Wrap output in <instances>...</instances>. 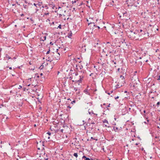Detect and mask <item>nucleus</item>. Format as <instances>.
<instances>
[{"label":"nucleus","mask_w":160,"mask_h":160,"mask_svg":"<svg viewBox=\"0 0 160 160\" xmlns=\"http://www.w3.org/2000/svg\"><path fill=\"white\" fill-rule=\"evenodd\" d=\"M127 35L131 39H134V36H133L134 32L130 30L128 31L127 32Z\"/></svg>","instance_id":"obj_1"},{"label":"nucleus","mask_w":160,"mask_h":160,"mask_svg":"<svg viewBox=\"0 0 160 160\" xmlns=\"http://www.w3.org/2000/svg\"><path fill=\"white\" fill-rule=\"evenodd\" d=\"M137 31L138 33V36L139 37L141 36L142 35H144L146 34L145 29H138L137 30Z\"/></svg>","instance_id":"obj_2"},{"label":"nucleus","mask_w":160,"mask_h":160,"mask_svg":"<svg viewBox=\"0 0 160 160\" xmlns=\"http://www.w3.org/2000/svg\"><path fill=\"white\" fill-rule=\"evenodd\" d=\"M103 123H105L104 124V125L105 126V127H109V126H108V125L109 124L108 123V121L107 120L104 119L103 121Z\"/></svg>","instance_id":"obj_3"},{"label":"nucleus","mask_w":160,"mask_h":160,"mask_svg":"<svg viewBox=\"0 0 160 160\" xmlns=\"http://www.w3.org/2000/svg\"><path fill=\"white\" fill-rule=\"evenodd\" d=\"M134 32V35L133 36H134V39H137V38H136V37H139L138 36V33L137 31V29Z\"/></svg>","instance_id":"obj_4"},{"label":"nucleus","mask_w":160,"mask_h":160,"mask_svg":"<svg viewBox=\"0 0 160 160\" xmlns=\"http://www.w3.org/2000/svg\"><path fill=\"white\" fill-rule=\"evenodd\" d=\"M80 79L79 80L76 81V82H81L82 81V80L83 78V76H80Z\"/></svg>","instance_id":"obj_5"},{"label":"nucleus","mask_w":160,"mask_h":160,"mask_svg":"<svg viewBox=\"0 0 160 160\" xmlns=\"http://www.w3.org/2000/svg\"><path fill=\"white\" fill-rule=\"evenodd\" d=\"M82 158L84 159L85 160H92V159H90L88 158H87L85 156H83L82 157Z\"/></svg>","instance_id":"obj_6"},{"label":"nucleus","mask_w":160,"mask_h":160,"mask_svg":"<svg viewBox=\"0 0 160 160\" xmlns=\"http://www.w3.org/2000/svg\"><path fill=\"white\" fill-rule=\"evenodd\" d=\"M118 127H116L115 126H114L113 127V130L115 132H118Z\"/></svg>","instance_id":"obj_7"},{"label":"nucleus","mask_w":160,"mask_h":160,"mask_svg":"<svg viewBox=\"0 0 160 160\" xmlns=\"http://www.w3.org/2000/svg\"><path fill=\"white\" fill-rule=\"evenodd\" d=\"M90 109H89L88 111V113H89V114H91V113H92V114H95L96 115H97V114L94 113L92 110H91V111H90Z\"/></svg>","instance_id":"obj_8"},{"label":"nucleus","mask_w":160,"mask_h":160,"mask_svg":"<svg viewBox=\"0 0 160 160\" xmlns=\"http://www.w3.org/2000/svg\"><path fill=\"white\" fill-rule=\"evenodd\" d=\"M110 5L113 6V3H114V1L113 0L111 1V0H109V1L108 2Z\"/></svg>","instance_id":"obj_9"},{"label":"nucleus","mask_w":160,"mask_h":160,"mask_svg":"<svg viewBox=\"0 0 160 160\" xmlns=\"http://www.w3.org/2000/svg\"><path fill=\"white\" fill-rule=\"evenodd\" d=\"M84 92L88 95L90 94L88 92V90L87 89H85V90H84Z\"/></svg>","instance_id":"obj_10"},{"label":"nucleus","mask_w":160,"mask_h":160,"mask_svg":"<svg viewBox=\"0 0 160 160\" xmlns=\"http://www.w3.org/2000/svg\"><path fill=\"white\" fill-rule=\"evenodd\" d=\"M72 33L71 32L70 33H68V38H71V37L72 36Z\"/></svg>","instance_id":"obj_11"},{"label":"nucleus","mask_w":160,"mask_h":160,"mask_svg":"<svg viewBox=\"0 0 160 160\" xmlns=\"http://www.w3.org/2000/svg\"><path fill=\"white\" fill-rule=\"evenodd\" d=\"M40 143L42 144V146H44V141L41 142L40 141Z\"/></svg>","instance_id":"obj_12"},{"label":"nucleus","mask_w":160,"mask_h":160,"mask_svg":"<svg viewBox=\"0 0 160 160\" xmlns=\"http://www.w3.org/2000/svg\"><path fill=\"white\" fill-rule=\"evenodd\" d=\"M160 104V101L158 102L157 103L156 106L158 108L159 107V105Z\"/></svg>","instance_id":"obj_13"},{"label":"nucleus","mask_w":160,"mask_h":160,"mask_svg":"<svg viewBox=\"0 0 160 160\" xmlns=\"http://www.w3.org/2000/svg\"><path fill=\"white\" fill-rule=\"evenodd\" d=\"M6 57L8 58V59H10L11 58L10 57H9L7 54H6Z\"/></svg>","instance_id":"obj_14"},{"label":"nucleus","mask_w":160,"mask_h":160,"mask_svg":"<svg viewBox=\"0 0 160 160\" xmlns=\"http://www.w3.org/2000/svg\"><path fill=\"white\" fill-rule=\"evenodd\" d=\"M53 5H54V4L53 3V2H52L51 3L49 4V5L51 7H52Z\"/></svg>","instance_id":"obj_15"},{"label":"nucleus","mask_w":160,"mask_h":160,"mask_svg":"<svg viewBox=\"0 0 160 160\" xmlns=\"http://www.w3.org/2000/svg\"><path fill=\"white\" fill-rule=\"evenodd\" d=\"M23 8L25 9H27V8H28V7L26 5L23 4Z\"/></svg>","instance_id":"obj_16"},{"label":"nucleus","mask_w":160,"mask_h":160,"mask_svg":"<svg viewBox=\"0 0 160 160\" xmlns=\"http://www.w3.org/2000/svg\"><path fill=\"white\" fill-rule=\"evenodd\" d=\"M73 156L76 158H77L78 157V154L77 153H75L73 154Z\"/></svg>","instance_id":"obj_17"},{"label":"nucleus","mask_w":160,"mask_h":160,"mask_svg":"<svg viewBox=\"0 0 160 160\" xmlns=\"http://www.w3.org/2000/svg\"><path fill=\"white\" fill-rule=\"evenodd\" d=\"M74 90L76 91L77 92L78 91V88L76 87L74 88Z\"/></svg>","instance_id":"obj_18"},{"label":"nucleus","mask_w":160,"mask_h":160,"mask_svg":"<svg viewBox=\"0 0 160 160\" xmlns=\"http://www.w3.org/2000/svg\"><path fill=\"white\" fill-rule=\"evenodd\" d=\"M43 38H44V40H42V41H45L46 39V36H44L43 37Z\"/></svg>","instance_id":"obj_19"},{"label":"nucleus","mask_w":160,"mask_h":160,"mask_svg":"<svg viewBox=\"0 0 160 160\" xmlns=\"http://www.w3.org/2000/svg\"><path fill=\"white\" fill-rule=\"evenodd\" d=\"M93 129V127L92 126V127H90L89 128V130H90V131L92 130Z\"/></svg>","instance_id":"obj_20"},{"label":"nucleus","mask_w":160,"mask_h":160,"mask_svg":"<svg viewBox=\"0 0 160 160\" xmlns=\"http://www.w3.org/2000/svg\"><path fill=\"white\" fill-rule=\"evenodd\" d=\"M42 3V2H39L37 4L39 6H41V4Z\"/></svg>","instance_id":"obj_21"},{"label":"nucleus","mask_w":160,"mask_h":160,"mask_svg":"<svg viewBox=\"0 0 160 160\" xmlns=\"http://www.w3.org/2000/svg\"><path fill=\"white\" fill-rule=\"evenodd\" d=\"M42 8L45 7V8H46V9H48V6H47V5H46L45 6H44H44H42Z\"/></svg>","instance_id":"obj_22"},{"label":"nucleus","mask_w":160,"mask_h":160,"mask_svg":"<svg viewBox=\"0 0 160 160\" xmlns=\"http://www.w3.org/2000/svg\"><path fill=\"white\" fill-rule=\"evenodd\" d=\"M87 104H89V105L90 106H91L92 104V102H88L87 103Z\"/></svg>","instance_id":"obj_23"},{"label":"nucleus","mask_w":160,"mask_h":160,"mask_svg":"<svg viewBox=\"0 0 160 160\" xmlns=\"http://www.w3.org/2000/svg\"><path fill=\"white\" fill-rule=\"evenodd\" d=\"M76 102L75 100H73L71 102V103L72 104H73L74 103H75Z\"/></svg>","instance_id":"obj_24"},{"label":"nucleus","mask_w":160,"mask_h":160,"mask_svg":"<svg viewBox=\"0 0 160 160\" xmlns=\"http://www.w3.org/2000/svg\"><path fill=\"white\" fill-rule=\"evenodd\" d=\"M50 49H49V50L47 52H46V54H49L50 52Z\"/></svg>","instance_id":"obj_25"},{"label":"nucleus","mask_w":160,"mask_h":160,"mask_svg":"<svg viewBox=\"0 0 160 160\" xmlns=\"http://www.w3.org/2000/svg\"><path fill=\"white\" fill-rule=\"evenodd\" d=\"M158 126H157L158 128L160 129V123L158 124Z\"/></svg>","instance_id":"obj_26"},{"label":"nucleus","mask_w":160,"mask_h":160,"mask_svg":"<svg viewBox=\"0 0 160 160\" xmlns=\"http://www.w3.org/2000/svg\"><path fill=\"white\" fill-rule=\"evenodd\" d=\"M59 28L60 29H61V24L59 25L57 28Z\"/></svg>","instance_id":"obj_27"},{"label":"nucleus","mask_w":160,"mask_h":160,"mask_svg":"<svg viewBox=\"0 0 160 160\" xmlns=\"http://www.w3.org/2000/svg\"><path fill=\"white\" fill-rule=\"evenodd\" d=\"M148 121H149V120H147V122H144V123H145L146 124H147L148 122Z\"/></svg>","instance_id":"obj_28"},{"label":"nucleus","mask_w":160,"mask_h":160,"mask_svg":"<svg viewBox=\"0 0 160 160\" xmlns=\"http://www.w3.org/2000/svg\"><path fill=\"white\" fill-rule=\"evenodd\" d=\"M111 62H113L114 64H116V62H114V61L113 60H112L111 61Z\"/></svg>","instance_id":"obj_29"},{"label":"nucleus","mask_w":160,"mask_h":160,"mask_svg":"<svg viewBox=\"0 0 160 160\" xmlns=\"http://www.w3.org/2000/svg\"><path fill=\"white\" fill-rule=\"evenodd\" d=\"M47 134H48L49 135H50L51 134V133L48 132H47Z\"/></svg>","instance_id":"obj_30"},{"label":"nucleus","mask_w":160,"mask_h":160,"mask_svg":"<svg viewBox=\"0 0 160 160\" xmlns=\"http://www.w3.org/2000/svg\"><path fill=\"white\" fill-rule=\"evenodd\" d=\"M63 131H64V129H61L60 130V131H61L62 132V133H63Z\"/></svg>","instance_id":"obj_31"},{"label":"nucleus","mask_w":160,"mask_h":160,"mask_svg":"<svg viewBox=\"0 0 160 160\" xmlns=\"http://www.w3.org/2000/svg\"><path fill=\"white\" fill-rule=\"evenodd\" d=\"M52 7V8L53 9H54V8H55V5L54 4L53 5Z\"/></svg>","instance_id":"obj_32"},{"label":"nucleus","mask_w":160,"mask_h":160,"mask_svg":"<svg viewBox=\"0 0 160 160\" xmlns=\"http://www.w3.org/2000/svg\"><path fill=\"white\" fill-rule=\"evenodd\" d=\"M122 25H123V27H126V26L125 25V24L124 23H123V24H122Z\"/></svg>","instance_id":"obj_33"},{"label":"nucleus","mask_w":160,"mask_h":160,"mask_svg":"<svg viewBox=\"0 0 160 160\" xmlns=\"http://www.w3.org/2000/svg\"><path fill=\"white\" fill-rule=\"evenodd\" d=\"M91 124H95V123L94 122H91Z\"/></svg>","instance_id":"obj_34"},{"label":"nucleus","mask_w":160,"mask_h":160,"mask_svg":"<svg viewBox=\"0 0 160 160\" xmlns=\"http://www.w3.org/2000/svg\"><path fill=\"white\" fill-rule=\"evenodd\" d=\"M78 92H77V93H78V94H79V93H80V91H79V90H78V91H77Z\"/></svg>","instance_id":"obj_35"},{"label":"nucleus","mask_w":160,"mask_h":160,"mask_svg":"<svg viewBox=\"0 0 160 160\" xmlns=\"http://www.w3.org/2000/svg\"><path fill=\"white\" fill-rule=\"evenodd\" d=\"M34 5V6H35V7H37V4H36L35 3H34V4H33Z\"/></svg>","instance_id":"obj_36"},{"label":"nucleus","mask_w":160,"mask_h":160,"mask_svg":"<svg viewBox=\"0 0 160 160\" xmlns=\"http://www.w3.org/2000/svg\"><path fill=\"white\" fill-rule=\"evenodd\" d=\"M22 88V86H21L20 85L19 86V87L18 88L19 89L21 88Z\"/></svg>","instance_id":"obj_37"},{"label":"nucleus","mask_w":160,"mask_h":160,"mask_svg":"<svg viewBox=\"0 0 160 160\" xmlns=\"http://www.w3.org/2000/svg\"><path fill=\"white\" fill-rule=\"evenodd\" d=\"M119 98V97L118 96L117 97L115 98V99H117L118 98Z\"/></svg>","instance_id":"obj_38"},{"label":"nucleus","mask_w":160,"mask_h":160,"mask_svg":"<svg viewBox=\"0 0 160 160\" xmlns=\"http://www.w3.org/2000/svg\"><path fill=\"white\" fill-rule=\"evenodd\" d=\"M69 78L70 80H72V77H70Z\"/></svg>","instance_id":"obj_39"},{"label":"nucleus","mask_w":160,"mask_h":160,"mask_svg":"<svg viewBox=\"0 0 160 160\" xmlns=\"http://www.w3.org/2000/svg\"><path fill=\"white\" fill-rule=\"evenodd\" d=\"M50 44L51 45H53V43H52V42H51L50 43Z\"/></svg>","instance_id":"obj_40"},{"label":"nucleus","mask_w":160,"mask_h":160,"mask_svg":"<svg viewBox=\"0 0 160 160\" xmlns=\"http://www.w3.org/2000/svg\"><path fill=\"white\" fill-rule=\"evenodd\" d=\"M76 1H74V2L72 1V4H73V3H76Z\"/></svg>","instance_id":"obj_41"},{"label":"nucleus","mask_w":160,"mask_h":160,"mask_svg":"<svg viewBox=\"0 0 160 160\" xmlns=\"http://www.w3.org/2000/svg\"><path fill=\"white\" fill-rule=\"evenodd\" d=\"M26 90V88H23V91H25Z\"/></svg>","instance_id":"obj_42"},{"label":"nucleus","mask_w":160,"mask_h":160,"mask_svg":"<svg viewBox=\"0 0 160 160\" xmlns=\"http://www.w3.org/2000/svg\"><path fill=\"white\" fill-rule=\"evenodd\" d=\"M159 78H158V80H160V75H159V76H158Z\"/></svg>","instance_id":"obj_43"},{"label":"nucleus","mask_w":160,"mask_h":160,"mask_svg":"<svg viewBox=\"0 0 160 160\" xmlns=\"http://www.w3.org/2000/svg\"><path fill=\"white\" fill-rule=\"evenodd\" d=\"M65 127H66V128H68L67 126H65L64 125H63V128H65Z\"/></svg>","instance_id":"obj_44"},{"label":"nucleus","mask_w":160,"mask_h":160,"mask_svg":"<svg viewBox=\"0 0 160 160\" xmlns=\"http://www.w3.org/2000/svg\"><path fill=\"white\" fill-rule=\"evenodd\" d=\"M24 16V14L23 13L22 14H21V16Z\"/></svg>","instance_id":"obj_45"},{"label":"nucleus","mask_w":160,"mask_h":160,"mask_svg":"<svg viewBox=\"0 0 160 160\" xmlns=\"http://www.w3.org/2000/svg\"><path fill=\"white\" fill-rule=\"evenodd\" d=\"M158 51H159V49H157V50H156V52H158Z\"/></svg>","instance_id":"obj_46"},{"label":"nucleus","mask_w":160,"mask_h":160,"mask_svg":"<svg viewBox=\"0 0 160 160\" xmlns=\"http://www.w3.org/2000/svg\"><path fill=\"white\" fill-rule=\"evenodd\" d=\"M126 14H127V13H126V12H125V13H123V16L125 15Z\"/></svg>","instance_id":"obj_47"},{"label":"nucleus","mask_w":160,"mask_h":160,"mask_svg":"<svg viewBox=\"0 0 160 160\" xmlns=\"http://www.w3.org/2000/svg\"><path fill=\"white\" fill-rule=\"evenodd\" d=\"M107 93H108V94L109 95H110V93H111V92H108Z\"/></svg>","instance_id":"obj_48"},{"label":"nucleus","mask_w":160,"mask_h":160,"mask_svg":"<svg viewBox=\"0 0 160 160\" xmlns=\"http://www.w3.org/2000/svg\"><path fill=\"white\" fill-rule=\"evenodd\" d=\"M120 77H121V78L122 77V79H123V78H124V77H123V76H122V75L120 76Z\"/></svg>","instance_id":"obj_49"},{"label":"nucleus","mask_w":160,"mask_h":160,"mask_svg":"<svg viewBox=\"0 0 160 160\" xmlns=\"http://www.w3.org/2000/svg\"><path fill=\"white\" fill-rule=\"evenodd\" d=\"M9 69H10L11 70V69H12V67H9Z\"/></svg>","instance_id":"obj_50"},{"label":"nucleus","mask_w":160,"mask_h":160,"mask_svg":"<svg viewBox=\"0 0 160 160\" xmlns=\"http://www.w3.org/2000/svg\"><path fill=\"white\" fill-rule=\"evenodd\" d=\"M110 92H111V93H112L113 92V90H111L110 91Z\"/></svg>","instance_id":"obj_51"},{"label":"nucleus","mask_w":160,"mask_h":160,"mask_svg":"<svg viewBox=\"0 0 160 160\" xmlns=\"http://www.w3.org/2000/svg\"><path fill=\"white\" fill-rule=\"evenodd\" d=\"M96 27H97L98 29L100 28L98 26H97Z\"/></svg>","instance_id":"obj_52"},{"label":"nucleus","mask_w":160,"mask_h":160,"mask_svg":"<svg viewBox=\"0 0 160 160\" xmlns=\"http://www.w3.org/2000/svg\"><path fill=\"white\" fill-rule=\"evenodd\" d=\"M44 160H48V158L45 159Z\"/></svg>","instance_id":"obj_53"},{"label":"nucleus","mask_w":160,"mask_h":160,"mask_svg":"<svg viewBox=\"0 0 160 160\" xmlns=\"http://www.w3.org/2000/svg\"><path fill=\"white\" fill-rule=\"evenodd\" d=\"M40 75L41 76H42V75H43V74H42V73H41L40 74Z\"/></svg>","instance_id":"obj_54"},{"label":"nucleus","mask_w":160,"mask_h":160,"mask_svg":"<svg viewBox=\"0 0 160 160\" xmlns=\"http://www.w3.org/2000/svg\"><path fill=\"white\" fill-rule=\"evenodd\" d=\"M143 112L144 113H145L146 112V111L145 110H144L143 111Z\"/></svg>","instance_id":"obj_55"},{"label":"nucleus","mask_w":160,"mask_h":160,"mask_svg":"<svg viewBox=\"0 0 160 160\" xmlns=\"http://www.w3.org/2000/svg\"><path fill=\"white\" fill-rule=\"evenodd\" d=\"M110 104H109V105H108V106H107V107H110Z\"/></svg>","instance_id":"obj_56"},{"label":"nucleus","mask_w":160,"mask_h":160,"mask_svg":"<svg viewBox=\"0 0 160 160\" xmlns=\"http://www.w3.org/2000/svg\"><path fill=\"white\" fill-rule=\"evenodd\" d=\"M68 108H71V107H70L69 106H68Z\"/></svg>","instance_id":"obj_57"},{"label":"nucleus","mask_w":160,"mask_h":160,"mask_svg":"<svg viewBox=\"0 0 160 160\" xmlns=\"http://www.w3.org/2000/svg\"><path fill=\"white\" fill-rule=\"evenodd\" d=\"M92 22H90V23H88V25H89V24H92Z\"/></svg>","instance_id":"obj_58"},{"label":"nucleus","mask_w":160,"mask_h":160,"mask_svg":"<svg viewBox=\"0 0 160 160\" xmlns=\"http://www.w3.org/2000/svg\"><path fill=\"white\" fill-rule=\"evenodd\" d=\"M61 8L60 7H59L58 8V9Z\"/></svg>","instance_id":"obj_59"},{"label":"nucleus","mask_w":160,"mask_h":160,"mask_svg":"<svg viewBox=\"0 0 160 160\" xmlns=\"http://www.w3.org/2000/svg\"><path fill=\"white\" fill-rule=\"evenodd\" d=\"M28 4H29V5H32V3H28Z\"/></svg>","instance_id":"obj_60"},{"label":"nucleus","mask_w":160,"mask_h":160,"mask_svg":"<svg viewBox=\"0 0 160 160\" xmlns=\"http://www.w3.org/2000/svg\"><path fill=\"white\" fill-rule=\"evenodd\" d=\"M135 145H138V143H136V144H135Z\"/></svg>","instance_id":"obj_61"},{"label":"nucleus","mask_w":160,"mask_h":160,"mask_svg":"<svg viewBox=\"0 0 160 160\" xmlns=\"http://www.w3.org/2000/svg\"><path fill=\"white\" fill-rule=\"evenodd\" d=\"M44 150V147H43L42 148V150Z\"/></svg>","instance_id":"obj_62"},{"label":"nucleus","mask_w":160,"mask_h":160,"mask_svg":"<svg viewBox=\"0 0 160 160\" xmlns=\"http://www.w3.org/2000/svg\"><path fill=\"white\" fill-rule=\"evenodd\" d=\"M81 62V61H78V62H79V63H80Z\"/></svg>","instance_id":"obj_63"},{"label":"nucleus","mask_w":160,"mask_h":160,"mask_svg":"<svg viewBox=\"0 0 160 160\" xmlns=\"http://www.w3.org/2000/svg\"><path fill=\"white\" fill-rule=\"evenodd\" d=\"M25 3H27L28 2H27L26 1H25Z\"/></svg>","instance_id":"obj_64"}]
</instances>
